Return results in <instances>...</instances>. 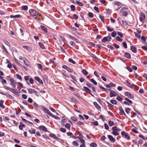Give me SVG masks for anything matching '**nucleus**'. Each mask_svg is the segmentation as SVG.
<instances>
[{
  "label": "nucleus",
  "mask_w": 147,
  "mask_h": 147,
  "mask_svg": "<svg viewBox=\"0 0 147 147\" xmlns=\"http://www.w3.org/2000/svg\"><path fill=\"white\" fill-rule=\"evenodd\" d=\"M93 104L94 105L95 107L98 110H100L101 107L98 104V103L95 102H93Z\"/></svg>",
  "instance_id": "nucleus-12"
},
{
  "label": "nucleus",
  "mask_w": 147,
  "mask_h": 147,
  "mask_svg": "<svg viewBox=\"0 0 147 147\" xmlns=\"http://www.w3.org/2000/svg\"><path fill=\"white\" fill-rule=\"evenodd\" d=\"M116 99L118 101L121 102L122 101L123 99L119 96H118L116 98Z\"/></svg>",
  "instance_id": "nucleus-48"
},
{
  "label": "nucleus",
  "mask_w": 147,
  "mask_h": 147,
  "mask_svg": "<svg viewBox=\"0 0 147 147\" xmlns=\"http://www.w3.org/2000/svg\"><path fill=\"white\" fill-rule=\"evenodd\" d=\"M76 3L78 5L80 6H83V4L82 3L78 1H76Z\"/></svg>",
  "instance_id": "nucleus-41"
},
{
  "label": "nucleus",
  "mask_w": 147,
  "mask_h": 147,
  "mask_svg": "<svg viewBox=\"0 0 147 147\" xmlns=\"http://www.w3.org/2000/svg\"><path fill=\"white\" fill-rule=\"evenodd\" d=\"M68 61L69 62L74 64L76 63V62L74 61L71 58H70L69 59Z\"/></svg>",
  "instance_id": "nucleus-38"
},
{
  "label": "nucleus",
  "mask_w": 147,
  "mask_h": 147,
  "mask_svg": "<svg viewBox=\"0 0 147 147\" xmlns=\"http://www.w3.org/2000/svg\"><path fill=\"white\" fill-rule=\"evenodd\" d=\"M71 10L72 11H74L75 10V7L73 5H71L70 6Z\"/></svg>",
  "instance_id": "nucleus-47"
},
{
  "label": "nucleus",
  "mask_w": 147,
  "mask_h": 147,
  "mask_svg": "<svg viewBox=\"0 0 147 147\" xmlns=\"http://www.w3.org/2000/svg\"><path fill=\"white\" fill-rule=\"evenodd\" d=\"M109 90L110 91V97H111L113 96H117V94L115 92L112 90Z\"/></svg>",
  "instance_id": "nucleus-7"
},
{
  "label": "nucleus",
  "mask_w": 147,
  "mask_h": 147,
  "mask_svg": "<svg viewBox=\"0 0 147 147\" xmlns=\"http://www.w3.org/2000/svg\"><path fill=\"white\" fill-rule=\"evenodd\" d=\"M49 136L54 138V139H55L57 140H59V138L57 137V136L54 134H49Z\"/></svg>",
  "instance_id": "nucleus-14"
},
{
  "label": "nucleus",
  "mask_w": 147,
  "mask_h": 147,
  "mask_svg": "<svg viewBox=\"0 0 147 147\" xmlns=\"http://www.w3.org/2000/svg\"><path fill=\"white\" fill-rule=\"evenodd\" d=\"M29 131L31 134H34L35 133L36 131L34 129H32V130H29Z\"/></svg>",
  "instance_id": "nucleus-35"
},
{
  "label": "nucleus",
  "mask_w": 147,
  "mask_h": 147,
  "mask_svg": "<svg viewBox=\"0 0 147 147\" xmlns=\"http://www.w3.org/2000/svg\"><path fill=\"white\" fill-rule=\"evenodd\" d=\"M20 15H17L15 16L11 15L10 17L11 18H19L20 17Z\"/></svg>",
  "instance_id": "nucleus-23"
},
{
  "label": "nucleus",
  "mask_w": 147,
  "mask_h": 147,
  "mask_svg": "<svg viewBox=\"0 0 147 147\" xmlns=\"http://www.w3.org/2000/svg\"><path fill=\"white\" fill-rule=\"evenodd\" d=\"M139 137L144 140H146V139H147V137H146V138H145L141 134L139 135Z\"/></svg>",
  "instance_id": "nucleus-43"
},
{
  "label": "nucleus",
  "mask_w": 147,
  "mask_h": 147,
  "mask_svg": "<svg viewBox=\"0 0 147 147\" xmlns=\"http://www.w3.org/2000/svg\"><path fill=\"white\" fill-rule=\"evenodd\" d=\"M108 137L111 142L113 143L115 141V139L111 135H108Z\"/></svg>",
  "instance_id": "nucleus-8"
},
{
  "label": "nucleus",
  "mask_w": 147,
  "mask_h": 147,
  "mask_svg": "<svg viewBox=\"0 0 147 147\" xmlns=\"http://www.w3.org/2000/svg\"><path fill=\"white\" fill-rule=\"evenodd\" d=\"M71 119L74 121L76 122L77 121V119L76 118L74 117H71Z\"/></svg>",
  "instance_id": "nucleus-45"
},
{
  "label": "nucleus",
  "mask_w": 147,
  "mask_h": 147,
  "mask_svg": "<svg viewBox=\"0 0 147 147\" xmlns=\"http://www.w3.org/2000/svg\"><path fill=\"white\" fill-rule=\"evenodd\" d=\"M82 72L85 76L87 75L88 74V72L85 69H84L82 70Z\"/></svg>",
  "instance_id": "nucleus-33"
},
{
  "label": "nucleus",
  "mask_w": 147,
  "mask_h": 147,
  "mask_svg": "<svg viewBox=\"0 0 147 147\" xmlns=\"http://www.w3.org/2000/svg\"><path fill=\"white\" fill-rule=\"evenodd\" d=\"M29 93L32 94L33 93H36V91L35 90L31 88H28L27 89Z\"/></svg>",
  "instance_id": "nucleus-13"
},
{
  "label": "nucleus",
  "mask_w": 147,
  "mask_h": 147,
  "mask_svg": "<svg viewBox=\"0 0 147 147\" xmlns=\"http://www.w3.org/2000/svg\"><path fill=\"white\" fill-rule=\"evenodd\" d=\"M109 124L110 127H112L114 125V123L113 121H109Z\"/></svg>",
  "instance_id": "nucleus-25"
},
{
  "label": "nucleus",
  "mask_w": 147,
  "mask_h": 147,
  "mask_svg": "<svg viewBox=\"0 0 147 147\" xmlns=\"http://www.w3.org/2000/svg\"><path fill=\"white\" fill-rule=\"evenodd\" d=\"M135 35L136 37H137L138 38H140L141 36L140 35V34H138L137 33L135 32H134Z\"/></svg>",
  "instance_id": "nucleus-53"
},
{
  "label": "nucleus",
  "mask_w": 147,
  "mask_h": 147,
  "mask_svg": "<svg viewBox=\"0 0 147 147\" xmlns=\"http://www.w3.org/2000/svg\"><path fill=\"white\" fill-rule=\"evenodd\" d=\"M72 144L74 146H78L79 145L78 143L76 141H73L72 143Z\"/></svg>",
  "instance_id": "nucleus-39"
},
{
  "label": "nucleus",
  "mask_w": 147,
  "mask_h": 147,
  "mask_svg": "<svg viewBox=\"0 0 147 147\" xmlns=\"http://www.w3.org/2000/svg\"><path fill=\"white\" fill-rule=\"evenodd\" d=\"M78 125H84V123L83 122L81 121H78L77 123Z\"/></svg>",
  "instance_id": "nucleus-56"
},
{
  "label": "nucleus",
  "mask_w": 147,
  "mask_h": 147,
  "mask_svg": "<svg viewBox=\"0 0 147 147\" xmlns=\"http://www.w3.org/2000/svg\"><path fill=\"white\" fill-rule=\"evenodd\" d=\"M34 78L36 80L39 82V83L41 84H43V82L42 80L40 79L38 77H35Z\"/></svg>",
  "instance_id": "nucleus-9"
},
{
  "label": "nucleus",
  "mask_w": 147,
  "mask_h": 147,
  "mask_svg": "<svg viewBox=\"0 0 147 147\" xmlns=\"http://www.w3.org/2000/svg\"><path fill=\"white\" fill-rule=\"evenodd\" d=\"M117 33L118 35L120 36L121 38H122L123 37V35L122 33L121 32H117Z\"/></svg>",
  "instance_id": "nucleus-54"
},
{
  "label": "nucleus",
  "mask_w": 147,
  "mask_h": 147,
  "mask_svg": "<svg viewBox=\"0 0 147 147\" xmlns=\"http://www.w3.org/2000/svg\"><path fill=\"white\" fill-rule=\"evenodd\" d=\"M120 13L122 14L123 16L126 17L128 15V13L127 11H120Z\"/></svg>",
  "instance_id": "nucleus-15"
},
{
  "label": "nucleus",
  "mask_w": 147,
  "mask_h": 147,
  "mask_svg": "<svg viewBox=\"0 0 147 147\" xmlns=\"http://www.w3.org/2000/svg\"><path fill=\"white\" fill-rule=\"evenodd\" d=\"M145 18L144 14L143 13H141L140 16V20L142 22L145 19Z\"/></svg>",
  "instance_id": "nucleus-11"
},
{
  "label": "nucleus",
  "mask_w": 147,
  "mask_h": 147,
  "mask_svg": "<svg viewBox=\"0 0 147 147\" xmlns=\"http://www.w3.org/2000/svg\"><path fill=\"white\" fill-rule=\"evenodd\" d=\"M107 30L109 32H112L114 30L113 28H111L109 26H107Z\"/></svg>",
  "instance_id": "nucleus-36"
},
{
  "label": "nucleus",
  "mask_w": 147,
  "mask_h": 147,
  "mask_svg": "<svg viewBox=\"0 0 147 147\" xmlns=\"http://www.w3.org/2000/svg\"><path fill=\"white\" fill-rule=\"evenodd\" d=\"M29 82L31 84H33L34 82L32 78H30L29 80Z\"/></svg>",
  "instance_id": "nucleus-60"
},
{
  "label": "nucleus",
  "mask_w": 147,
  "mask_h": 147,
  "mask_svg": "<svg viewBox=\"0 0 147 147\" xmlns=\"http://www.w3.org/2000/svg\"><path fill=\"white\" fill-rule=\"evenodd\" d=\"M94 9L98 13L99 12V11L98 8V7L95 6L94 7Z\"/></svg>",
  "instance_id": "nucleus-59"
},
{
  "label": "nucleus",
  "mask_w": 147,
  "mask_h": 147,
  "mask_svg": "<svg viewBox=\"0 0 147 147\" xmlns=\"http://www.w3.org/2000/svg\"><path fill=\"white\" fill-rule=\"evenodd\" d=\"M90 145L91 147H96L97 146V144L95 142H92Z\"/></svg>",
  "instance_id": "nucleus-30"
},
{
  "label": "nucleus",
  "mask_w": 147,
  "mask_h": 147,
  "mask_svg": "<svg viewBox=\"0 0 147 147\" xmlns=\"http://www.w3.org/2000/svg\"><path fill=\"white\" fill-rule=\"evenodd\" d=\"M86 85L90 88H91L92 86V85L89 82H87L86 83Z\"/></svg>",
  "instance_id": "nucleus-52"
},
{
  "label": "nucleus",
  "mask_w": 147,
  "mask_h": 147,
  "mask_svg": "<svg viewBox=\"0 0 147 147\" xmlns=\"http://www.w3.org/2000/svg\"><path fill=\"white\" fill-rule=\"evenodd\" d=\"M117 35V33L115 31L113 32L111 34V36L113 37H115Z\"/></svg>",
  "instance_id": "nucleus-46"
},
{
  "label": "nucleus",
  "mask_w": 147,
  "mask_h": 147,
  "mask_svg": "<svg viewBox=\"0 0 147 147\" xmlns=\"http://www.w3.org/2000/svg\"><path fill=\"white\" fill-rule=\"evenodd\" d=\"M17 78L20 80H22V78L21 76L18 74H17L16 75Z\"/></svg>",
  "instance_id": "nucleus-50"
},
{
  "label": "nucleus",
  "mask_w": 147,
  "mask_h": 147,
  "mask_svg": "<svg viewBox=\"0 0 147 147\" xmlns=\"http://www.w3.org/2000/svg\"><path fill=\"white\" fill-rule=\"evenodd\" d=\"M92 123L95 126H98V122L97 121H94V122Z\"/></svg>",
  "instance_id": "nucleus-57"
},
{
  "label": "nucleus",
  "mask_w": 147,
  "mask_h": 147,
  "mask_svg": "<svg viewBox=\"0 0 147 147\" xmlns=\"http://www.w3.org/2000/svg\"><path fill=\"white\" fill-rule=\"evenodd\" d=\"M112 132L111 133L114 135L117 136L119 135V133L121 129L119 128H117L116 127H113L112 128Z\"/></svg>",
  "instance_id": "nucleus-1"
},
{
  "label": "nucleus",
  "mask_w": 147,
  "mask_h": 147,
  "mask_svg": "<svg viewBox=\"0 0 147 147\" xmlns=\"http://www.w3.org/2000/svg\"><path fill=\"white\" fill-rule=\"evenodd\" d=\"M110 102L113 105H116L117 103V102L115 100H111L110 101Z\"/></svg>",
  "instance_id": "nucleus-31"
},
{
  "label": "nucleus",
  "mask_w": 147,
  "mask_h": 147,
  "mask_svg": "<svg viewBox=\"0 0 147 147\" xmlns=\"http://www.w3.org/2000/svg\"><path fill=\"white\" fill-rule=\"evenodd\" d=\"M119 110L120 111L119 113L121 115H126V114L125 113L124 111L123 110L121 107L119 108Z\"/></svg>",
  "instance_id": "nucleus-17"
},
{
  "label": "nucleus",
  "mask_w": 147,
  "mask_h": 147,
  "mask_svg": "<svg viewBox=\"0 0 147 147\" xmlns=\"http://www.w3.org/2000/svg\"><path fill=\"white\" fill-rule=\"evenodd\" d=\"M40 108L44 111L45 113L47 114L50 116L51 117V116L53 115L50 112L49 110L46 109L44 107L42 106H40Z\"/></svg>",
  "instance_id": "nucleus-2"
},
{
  "label": "nucleus",
  "mask_w": 147,
  "mask_h": 147,
  "mask_svg": "<svg viewBox=\"0 0 147 147\" xmlns=\"http://www.w3.org/2000/svg\"><path fill=\"white\" fill-rule=\"evenodd\" d=\"M106 37L107 38V39L108 40V42H109L110 41H111V39H112V38L111 36H106Z\"/></svg>",
  "instance_id": "nucleus-64"
},
{
  "label": "nucleus",
  "mask_w": 147,
  "mask_h": 147,
  "mask_svg": "<svg viewBox=\"0 0 147 147\" xmlns=\"http://www.w3.org/2000/svg\"><path fill=\"white\" fill-rule=\"evenodd\" d=\"M125 57L129 59L131 57V55L129 53H126L125 55Z\"/></svg>",
  "instance_id": "nucleus-24"
},
{
  "label": "nucleus",
  "mask_w": 147,
  "mask_h": 147,
  "mask_svg": "<svg viewBox=\"0 0 147 147\" xmlns=\"http://www.w3.org/2000/svg\"><path fill=\"white\" fill-rule=\"evenodd\" d=\"M115 85L113 83H110V84L106 85V87L107 88H110L111 87H115Z\"/></svg>",
  "instance_id": "nucleus-16"
},
{
  "label": "nucleus",
  "mask_w": 147,
  "mask_h": 147,
  "mask_svg": "<svg viewBox=\"0 0 147 147\" xmlns=\"http://www.w3.org/2000/svg\"><path fill=\"white\" fill-rule=\"evenodd\" d=\"M131 50L134 53H136V47L131 46Z\"/></svg>",
  "instance_id": "nucleus-21"
},
{
  "label": "nucleus",
  "mask_w": 147,
  "mask_h": 147,
  "mask_svg": "<svg viewBox=\"0 0 147 147\" xmlns=\"http://www.w3.org/2000/svg\"><path fill=\"white\" fill-rule=\"evenodd\" d=\"M38 45L40 48L42 49H45V47L44 45L41 42H39L38 43Z\"/></svg>",
  "instance_id": "nucleus-22"
},
{
  "label": "nucleus",
  "mask_w": 147,
  "mask_h": 147,
  "mask_svg": "<svg viewBox=\"0 0 147 147\" xmlns=\"http://www.w3.org/2000/svg\"><path fill=\"white\" fill-rule=\"evenodd\" d=\"M116 40L117 41H119L120 42H121L123 41V40L121 39L120 37L119 36H117L116 37Z\"/></svg>",
  "instance_id": "nucleus-49"
},
{
  "label": "nucleus",
  "mask_w": 147,
  "mask_h": 147,
  "mask_svg": "<svg viewBox=\"0 0 147 147\" xmlns=\"http://www.w3.org/2000/svg\"><path fill=\"white\" fill-rule=\"evenodd\" d=\"M4 95L6 96L7 97H8L10 99H13V98L12 96L8 94L5 93Z\"/></svg>",
  "instance_id": "nucleus-32"
},
{
  "label": "nucleus",
  "mask_w": 147,
  "mask_h": 147,
  "mask_svg": "<svg viewBox=\"0 0 147 147\" xmlns=\"http://www.w3.org/2000/svg\"><path fill=\"white\" fill-rule=\"evenodd\" d=\"M23 47L24 48L26 49L27 51H31V48L29 46H23Z\"/></svg>",
  "instance_id": "nucleus-19"
},
{
  "label": "nucleus",
  "mask_w": 147,
  "mask_h": 147,
  "mask_svg": "<svg viewBox=\"0 0 147 147\" xmlns=\"http://www.w3.org/2000/svg\"><path fill=\"white\" fill-rule=\"evenodd\" d=\"M125 99L126 101H127V102L130 103V104L132 103V102L131 101L129 100L128 98H126Z\"/></svg>",
  "instance_id": "nucleus-61"
},
{
  "label": "nucleus",
  "mask_w": 147,
  "mask_h": 147,
  "mask_svg": "<svg viewBox=\"0 0 147 147\" xmlns=\"http://www.w3.org/2000/svg\"><path fill=\"white\" fill-rule=\"evenodd\" d=\"M68 71L70 72H72L73 71V70L69 67H68L66 69Z\"/></svg>",
  "instance_id": "nucleus-55"
},
{
  "label": "nucleus",
  "mask_w": 147,
  "mask_h": 147,
  "mask_svg": "<svg viewBox=\"0 0 147 147\" xmlns=\"http://www.w3.org/2000/svg\"><path fill=\"white\" fill-rule=\"evenodd\" d=\"M25 127V125L24 124L20 125L19 126V129L20 130H22V128H24Z\"/></svg>",
  "instance_id": "nucleus-34"
},
{
  "label": "nucleus",
  "mask_w": 147,
  "mask_h": 147,
  "mask_svg": "<svg viewBox=\"0 0 147 147\" xmlns=\"http://www.w3.org/2000/svg\"><path fill=\"white\" fill-rule=\"evenodd\" d=\"M125 95L129 98H133L134 97V95L133 94H131L129 92H125Z\"/></svg>",
  "instance_id": "nucleus-6"
},
{
  "label": "nucleus",
  "mask_w": 147,
  "mask_h": 147,
  "mask_svg": "<svg viewBox=\"0 0 147 147\" xmlns=\"http://www.w3.org/2000/svg\"><path fill=\"white\" fill-rule=\"evenodd\" d=\"M23 61L24 63L27 66L29 65V62L26 59H24Z\"/></svg>",
  "instance_id": "nucleus-40"
},
{
  "label": "nucleus",
  "mask_w": 147,
  "mask_h": 147,
  "mask_svg": "<svg viewBox=\"0 0 147 147\" xmlns=\"http://www.w3.org/2000/svg\"><path fill=\"white\" fill-rule=\"evenodd\" d=\"M105 128V129L108 130L109 129V127L107 123H105L104 124Z\"/></svg>",
  "instance_id": "nucleus-62"
},
{
  "label": "nucleus",
  "mask_w": 147,
  "mask_h": 147,
  "mask_svg": "<svg viewBox=\"0 0 147 147\" xmlns=\"http://www.w3.org/2000/svg\"><path fill=\"white\" fill-rule=\"evenodd\" d=\"M39 129L45 132H47V128L43 125L40 126L39 127Z\"/></svg>",
  "instance_id": "nucleus-10"
},
{
  "label": "nucleus",
  "mask_w": 147,
  "mask_h": 147,
  "mask_svg": "<svg viewBox=\"0 0 147 147\" xmlns=\"http://www.w3.org/2000/svg\"><path fill=\"white\" fill-rule=\"evenodd\" d=\"M10 82H11V83H10V84H16L17 83L16 81L15 80H14L13 79V78H11L10 79Z\"/></svg>",
  "instance_id": "nucleus-27"
},
{
  "label": "nucleus",
  "mask_w": 147,
  "mask_h": 147,
  "mask_svg": "<svg viewBox=\"0 0 147 147\" xmlns=\"http://www.w3.org/2000/svg\"><path fill=\"white\" fill-rule=\"evenodd\" d=\"M90 81H91L92 83L94 85H97V83L93 79H90Z\"/></svg>",
  "instance_id": "nucleus-28"
},
{
  "label": "nucleus",
  "mask_w": 147,
  "mask_h": 147,
  "mask_svg": "<svg viewBox=\"0 0 147 147\" xmlns=\"http://www.w3.org/2000/svg\"><path fill=\"white\" fill-rule=\"evenodd\" d=\"M29 13L32 17H35L36 16L37 13L35 10L33 9H30Z\"/></svg>",
  "instance_id": "nucleus-3"
},
{
  "label": "nucleus",
  "mask_w": 147,
  "mask_h": 147,
  "mask_svg": "<svg viewBox=\"0 0 147 147\" xmlns=\"http://www.w3.org/2000/svg\"><path fill=\"white\" fill-rule=\"evenodd\" d=\"M125 83L126 85L131 88H133L134 87L136 86L134 84H131L127 80L125 81Z\"/></svg>",
  "instance_id": "nucleus-5"
},
{
  "label": "nucleus",
  "mask_w": 147,
  "mask_h": 147,
  "mask_svg": "<svg viewBox=\"0 0 147 147\" xmlns=\"http://www.w3.org/2000/svg\"><path fill=\"white\" fill-rule=\"evenodd\" d=\"M24 79L25 81H27L29 80L30 79L29 77V76H25L24 77Z\"/></svg>",
  "instance_id": "nucleus-63"
},
{
  "label": "nucleus",
  "mask_w": 147,
  "mask_h": 147,
  "mask_svg": "<svg viewBox=\"0 0 147 147\" xmlns=\"http://www.w3.org/2000/svg\"><path fill=\"white\" fill-rule=\"evenodd\" d=\"M40 27L41 28V29L43 31H44V32H45L47 33V28L44 26H41Z\"/></svg>",
  "instance_id": "nucleus-26"
},
{
  "label": "nucleus",
  "mask_w": 147,
  "mask_h": 147,
  "mask_svg": "<svg viewBox=\"0 0 147 147\" xmlns=\"http://www.w3.org/2000/svg\"><path fill=\"white\" fill-rule=\"evenodd\" d=\"M122 44L123 45V47L125 48L126 49L127 48V45L125 42H123Z\"/></svg>",
  "instance_id": "nucleus-58"
},
{
  "label": "nucleus",
  "mask_w": 147,
  "mask_h": 147,
  "mask_svg": "<svg viewBox=\"0 0 147 147\" xmlns=\"http://www.w3.org/2000/svg\"><path fill=\"white\" fill-rule=\"evenodd\" d=\"M11 92L13 93L14 94H15L16 95H18V92H16L15 90L14 89H13V90Z\"/></svg>",
  "instance_id": "nucleus-51"
},
{
  "label": "nucleus",
  "mask_w": 147,
  "mask_h": 147,
  "mask_svg": "<svg viewBox=\"0 0 147 147\" xmlns=\"http://www.w3.org/2000/svg\"><path fill=\"white\" fill-rule=\"evenodd\" d=\"M83 88L84 89V91L88 92V93H89L91 92V90L88 87H84Z\"/></svg>",
  "instance_id": "nucleus-18"
},
{
  "label": "nucleus",
  "mask_w": 147,
  "mask_h": 147,
  "mask_svg": "<svg viewBox=\"0 0 147 147\" xmlns=\"http://www.w3.org/2000/svg\"><path fill=\"white\" fill-rule=\"evenodd\" d=\"M121 134L123 136H124L127 140H129L130 139V137L129 135L127 134L124 131H123L121 133Z\"/></svg>",
  "instance_id": "nucleus-4"
},
{
  "label": "nucleus",
  "mask_w": 147,
  "mask_h": 147,
  "mask_svg": "<svg viewBox=\"0 0 147 147\" xmlns=\"http://www.w3.org/2000/svg\"><path fill=\"white\" fill-rule=\"evenodd\" d=\"M69 36L70 39L74 41H76L77 40L76 38L71 35H69Z\"/></svg>",
  "instance_id": "nucleus-42"
},
{
  "label": "nucleus",
  "mask_w": 147,
  "mask_h": 147,
  "mask_svg": "<svg viewBox=\"0 0 147 147\" xmlns=\"http://www.w3.org/2000/svg\"><path fill=\"white\" fill-rule=\"evenodd\" d=\"M59 130L60 131L63 133H65L66 132V130L65 129L63 128H61Z\"/></svg>",
  "instance_id": "nucleus-44"
},
{
  "label": "nucleus",
  "mask_w": 147,
  "mask_h": 147,
  "mask_svg": "<svg viewBox=\"0 0 147 147\" xmlns=\"http://www.w3.org/2000/svg\"><path fill=\"white\" fill-rule=\"evenodd\" d=\"M22 9L24 10H27L28 9V6L26 5H24L22 7Z\"/></svg>",
  "instance_id": "nucleus-37"
},
{
  "label": "nucleus",
  "mask_w": 147,
  "mask_h": 147,
  "mask_svg": "<svg viewBox=\"0 0 147 147\" xmlns=\"http://www.w3.org/2000/svg\"><path fill=\"white\" fill-rule=\"evenodd\" d=\"M102 42L103 43H105L106 42H108V40L107 38L106 37H104L103 38L102 40Z\"/></svg>",
  "instance_id": "nucleus-29"
},
{
  "label": "nucleus",
  "mask_w": 147,
  "mask_h": 147,
  "mask_svg": "<svg viewBox=\"0 0 147 147\" xmlns=\"http://www.w3.org/2000/svg\"><path fill=\"white\" fill-rule=\"evenodd\" d=\"M71 125H70L68 123H67L65 125V127L68 129L69 130H70V129Z\"/></svg>",
  "instance_id": "nucleus-20"
}]
</instances>
